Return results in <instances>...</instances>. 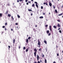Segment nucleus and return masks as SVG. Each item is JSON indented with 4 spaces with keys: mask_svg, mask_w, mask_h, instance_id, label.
<instances>
[{
    "mask_svg": "<svg viewBox=\"0 0 63 63\" xmlns=\"http://www.w3.org/2000/svg\"><path fill=\"white\" fill-rule=\"evenodd\" d=\"M34 51H35L34 53V56L35 57H36V54L37 53V50L36 48H34Z\"/></svg>",
    "mask_w": 63,
    "mask_h": 63,
    "instance_id": "f257e3e1",
    "label": "nucleus"
},
{
    "mask_svg": "<svg viewBox=\"0 0 63 63\" xmlns=\"http://www.w3.org/2000/svg\"><path fill=\"white\" fill-rule=\"evenodd\" d=\"M38 45H39V47H40V40L39 39H38Z\"/></svg>",
    "mask_w": 63,
    "mask_h": 63,
    "instance_id": "f03ea898",
    "label": "nucleus"
},
{
    "mask_svg": "<svg viewBox=\"0 0 63 63\" xmlns=\"http://www.w3.org/2000/svg\"><path fill=\"white\" fill-rule=\"evenodd\" d=\"M49 29L50 32H52V29L51 28V26H49Z\"/></svg>",
    "mask_w": 63,
    "mask_h": 63,
    "instance_id": "7ed1b4c3",
    "label": "nucleus"
},
{
    "mask_svg": "<svg viewBox=\"0 0 63 63\" xmlns=\"http://www.w3.org/2000/svg\"><path fill=\"white\" fill-rule=\"evenodd\" d=\"M37 61H39V59L40 58L39 57V55H37Z\"/></svg>",
    "mask_w": 63,
    "mask_h": 63,
    "instance_id": "20e7f679",
    "label": "nucleus"
},
{
    "mask_svg": "<svg viewBox=\"0 0 63 63\" xmlns=\"http://www.w3.org/2000/svg\"><path fill=\"white\" fill-rule=\"evenodd\" d=\"M49 5L50 6V7H51L52 6V4L50 2H49Z\"/></svg>",
    "mask_w": 63,
    "mask_h": 63,
    "instance_id": "39448f33",
    "label": "nucleus"
},
{
    "mask_svg": "<svg viewBox=\"0 0 63 63\" xmlns=\"http://www.w3.org/2000/svg\"><path fill=\"white\" fill-rule=\"evenodd\" d=\"M28 41H29L28 39H27L26 40V43H29L28 42Z\"/></svg>",
    "mask_w": 63,
    "mask_h": 63,
    "instance_id": "423d86ee",
    "label": "nucleus"
},
{
    "mask_svg": "<svg viewBox=\"0 0 63 63\" xmlns=\"http://www.w3.org/2000/svg\"><path fill=\"white\" fill-rule=\"evenodd\" d=\"M8 14V11L7 10L6 12L5 13V15H7Z\"/></svg>",
    "mask_w": 63,
    "mask_h": 63,
    "instance_id": "0eeeda50",
    "label": "nucleus"
},
{
    "mask_svg": "<svg viewBox=\"0 0 63 63\" xmlns=\"http://www.w3.org/2000/svg\"><path fill=\"white\" fill-rule=\"evenodd\" d=\"M43 4H44V5H45V4H46V5H48V4H47V2L46 3H45L44 2V3H43Z\"/></svg>",
    "mask_w": 63,
    "mask_h": 63,
    "instance_id": "6e6552de",
    "label": "nucleus"
},
{
    "mask_svg": "<svg viewBox=\"0 0 63 63\" xmlns=\"http://www.w3.org/2000/svg\"><path fill=\"white\" fill-rule=\"evenodd\" d=\"M11 18L12 20H14V18L13 16H11Z\"/></svg>",
    "mask_w": 63,
    "mask_h": 63,
    "instance_id": "1a4fd4ad",
    "label": "nucleus"
},
{
    "mask_svg": "<svg viewBox=\"0 0 63 63\" xmlns=\"http://www.w3.org/2000/svg\"><path fill=\"white\" fill-rule=\"evenodd\" d=\"M57 26H58V27H60V24H58Z\"/></svg>",
    "mask_w": 63,
    "mask_h": 63,
    "instance_id": "9d476101",
    "label": "nucleus"
},
{
    "mask_svg": "<svg viewBox=\"0 0 63 63\" xmlns=\"http://www.w3.org/2000/svg\"><path fill=\"white\" fill-rule=\"evenodd\" d=\"M35 6L37 8H38V5L37 4H36Z\"/></svg>",
    "mask_w": 63,
    "mask_h": 63,
    "instance_id": "9b49d317",
    "label": "nucleus"
},
{
    "mask_svg": "<svg viewBox=\"0 0 63 63\" xmlns=\"http://www.w3.org/2000/svg\"><path fill=\"white\" fill-rule=\"evenodd\" d=\"M53 27H54L55 29H56V26H54Z\"/></svg>",
    "mask_w": 63,
    "mask_h": 63,
    "instance_id": "f8f14e48",
    "label": "nucleus"
},
{
    "mask_svg": "<svg viewBox=\"0 0 63 63\" xmlns=\"http://www.w3.org/2000/svg\"><path fill=\"white\" fill-rule=\"evenodd\" d=\"M44 43L46 44H47V41L46 40H45L44 41Z\"/></svg>",
    "mask_w": 63,
    "mask_h": 63,
    "instance_id": "ddd939ff",
    "label": "nucleus"
},
{
    "mask_svg": "<svg viewBox=\"0 0 63 63\" xmlns=\"http://www.w3.org/2000/svg\"><path fill=\"white\" fill-rule=\"evenodd\" d=\"M28 11L29 12H31V11L32 12V10H31V9H28Z\"/></svg>",
    "mask_w": 63,
    "mask_h": 63,
    "instance_id": "4468645a",
    "label": "nucleus"
},
{
    "mask_svg": "<svg viewBox=\"0 0 63 63\" xmlns=\"http://www.w3.org/2000/svg\"><path fill=\"white\" fill-rule=\"evenodd\" d=\"M32 7H35V4H33L32 5Z\"/></svg>",
    "mask_w": 63,
    "mask_h": 63,
    "instance_id": "2eb2a0df",
    "label": "nucleus"
},
{
    "mask_svg": "<svg viewBox=\"0 0 63 63\" xmlns=\"http://www.w3.org/2000/svg\"><path fill=\"white\" fill-rule=\"evenodd\" d=\"M8 16H9V17H10V16H11V15L10 14H8Z\"/></svg>",
    "mask_w": 63,
    "mask_h": 63,
    "instance_id": "dca6fc26",
    "label": "nucleus"
},
{
    "mask_svg": "<svg viewBox=\"0 0 63 63\" xmlns=\"http://www.w3.org/2000/svg\"><path fill=\"white\" fill-rule=\"evenodd\" d=\"M26 52H28V48H27L26 50Z\"/></svg>",
    "mask_w": 63,
    "mask_h": 63,
    "instance_id": "f3484780",
    "label": "nucleus"
},
{
    "mask_svg": "<svg viewBox=\"0 0 63 63\" xmlns=\"http://www.w3.org/2000/svg\"><path fill=\"white\" fill-rule=\"evenodd\" d=\"M17 16L18 18H20V16H19L18 14L17 15Z\"/></svg>",
    "mask_w": 63,
    "mask_h": 63,
    "instance_id": "a211bd4d",
    "label": "nucleus"
},
{
    "mask_svg": "<svg viewBox=\"0 0 63 63\" xmlns=\"http://www.w3.org/2000/svg\"><path fill=\"white\" fill-rule=\"evenodd\" d=\"M55 12L56 13H57V10L56 9L55 10Z\"/></svg>",
    "mask_w": 63,
    "mask_h": 63,
    "instance_id": "6ab92c4d",
    "label": "nucleus"
},
{
    "mask_svg": "<svg viewBox=\"0 0 63 63\" xmlns=\"http://www.w3.org/2000/svg\"><path fill=\"white\" fill-rule=\"evenodd\" d=\"M47 33L48 34V33H49V31H47Z\"/></svg>",
    "mask_w": 63,
    "mask_h": 63,
    "instance_id": "aec40b11",
    "label": "nucleus"
},
{
    "mask_svg": "<svg viewBox=\"0 0 63 63\" xmlns=\"http://www.w3.org/2000/svg\"><path fill=\"white\" fill-rule=\"evenodd\" d=\"M63 14L62 13L61 14H59L58 16H62V15Z\"/></svg>",
    "mask_w": 63,
    "mask_h": 63,
    "instance_id": "412c9836",
    "label": "nucleus"
},
{
    "mask_svg": "<svg viewBox=\"0 0 63 63\" xmlns=\"http://www.w3.org/2000/svg\"><path fill=\"white\" fill-rule=\"evenodd\" d=\"M42 54V57H45V56L43 54Z\"/></svg>",
    "mask_w": 63,
    "mask_h": 63,
    "instance_id": "4be33fe9",
    "label": "nucleus"
},
{
    "mask_svg": "<svg viewBox=\"0 0 63 63\" xmlns=\"http://www.w3.org/2000/svg\"><path fill=\"white\" fill-rule=\"evenodd\" d=\"M39 18H43V16H40L39 17Z\"/></svg>",
    "mask_w": 63,
    "mask_h": 63,
    "instance_id": "5701e85b",
    "label": "nucleus"
},
{
    "mask_svg": "<svg viewBox=\"0 0 63 63\" xmlns=\"http://www.w3.org/2000/svg\"><path fill=\"white\" fill-rule=\"evenodd\" d=\"M13 43H15V39H14L13 40Z\"/></svg>",
    "mask_w": 63,
    "mask_h": 63,
    "instance_id": "b1692460",
    "label": "nucleus"
},
{
    "mask_svg": "<svg viewBox=\"0 0 63 63\" xmlns=\"http://www.w3.org/2000/svg\"><path fill=\"white\" fill-rule=\"evenodd\" d=\"M2 16V14L1 13H0V16L1 17Z\"/></svg>",
    "mask_w": 63,
    "mask_h": 63,
    "instance_id": "393cba45",
    "label": "nucleus"
},
{
    "mask_svg": "<svg viewBox=\"0 0 63 63\" xmlns=\"http://www.w3.org/2000/svg\"><path fill=\"white\" fill-rule=\"evenodd\" d=\"M45 63H47V61L46 59H45Z\"/></svg>",
    "mask_w": 63,
    "mask_h": 63,
    "instance_id": "a878e982",
    "label": "nucleus"
},
{
    "mask_svg": "<svg viewBox=\"0 0 63 63\" xmlns=\"http://www.w3.org/2000/svg\"><path fill=\"white\" fill-rule=\"evenodd\" d=\"M7 23H5V25L6 26V25H7Z\"/></svg>",
    "mask_w": 63,
    "mask_h": 63,
    "instance_id": "bb28decb",
    "label": "nucleus"
},
{
    "mask_svg": "<svg viewBox=\"0 0 63 63\" xmlns=\"http://www.w3.org/2000/svg\"><path fill=\"white\" fill-rule=\"evenodd\" d=\"M33 30L34 32H36V30H35V29H33Z\"/></svg>",
    "mask_w": 63,
    "mask_h": 63,
    "instance_id": "cd10ccee",
    "label": "nucleus"
},
{
    "mask_svg": "<svg viewBox=\"0 0 63 63\" xmlns=\"http://www.w3.org/2000/svg\"><path fill=\"white\" fill-rule=\"evenodd\" d=\"M59 32H60V33H62V32H61V31L60 30L59 31Z\"/></svg>",
    "mask_w": 63,
    "mask_h": 63,
    "instance_id": "c85d7f7f",
    "label": "nucleus"
},
{
    "mask_svg": "<svg viewBox=\"0 0 63 63\" xmlns=\"http://www.w3.org/2000/svg\"><path fill=\"white\" fill-rule=\"evenodd\" d=\"M30 39H31V37H29L28 38V40H30Z\"/></svg>",
    "mask_w": 63,
    "mask_h": 63,
    "instance_id": "c756f323",
    "label": "nucleus"
},
{
    "mask_svg": "<svg viewBox=\"0 0 63 63\" xmlns=\"http://www.w3.org/2000/svg\"><path fill=\"white\" fill-rule=\"evenodd\" d=\"M41 9H43V6H41Z\"/></svg>",
    "mask_w": 63,
    "mask_h": 63,
    "instance_id": "7c9ffc66",
    "label": "nucleus"
},
{
    "mask_svg": "<svg viewBox=\"0 0 63 63\" xmlns=\"http://www.w3.org/2000/svg\"><path fill=\"white\" fill-rule=\"evenodd\" d=\"M7 6H10V4H7Z\"/></svg>",
    "mask_w": 63,
    "mask_h": 63,
    "instance_id": "2f4dec72",
    "label": "nucleus"
},
{
    "mask_svg": "<svg viewBox=\"0 0 63 63\" xmlns=\"http://www.w3.org/2000/svg\"><path fill=\"white\" fill-rule=\"evenodd\" d=\"M23 49L24 50V49H25V47H24L23 48Z\"/></svg>",
    "mask_w": 63,
    "mask_h": 63,
    "instance_id": "473e14b6",
    "label": "nucleus"
},
{
    "mask_svg": "<svg viewBox=\"0 0 63 63\" xmlns=\"http://www.w3.org/2000/svg\"><path fill=\"white\" fill-rule=\"evenodd\" d=\"M57 21H58V22H60V20H57Z\"/></svg>",
    "mask_w": 63,
    "mask_h": 63,
    "instance_id": "72a5a7b5",
    "label": "nucleus"
},
{
    "mask_svg": "<svg viewBox=\"0 0 63 63\" xmlns=\"http://www.w3.org/2000/svg\"><path fill=\"white\" fill-rule=\"evenodd\" d=\"M53 7L54 9H55V6H54V5L53 6Z\"/></svg>",
    "mask_w": 63,
    "mask_h": 63,
    "instance_id": "f704fd0d",
    "label": "nucleus"
},
{
    "mask_svg": "<svg viewBox=\"0 0 63 63\" xmlns=\"http://www.w3.org/2000/svg\"><path fill=\"white\" fill-rule=\"evenodd\" d=\"M5 26H2V28H5Z\"/></svg>",
    "mask_w": 63,
    "mask_h": 63,
    "instance_id": "c9c22d12",
    "label": "nucleus"
},
{
    "mask_svg": "<svg viewBox=\"0 0 63 63\" xmlns=\"http://www.w3.org/2000/svg\"><path fill=\"white\" fill-rule=\"evenodd\" d=\"M41 48H40L39 49V51H41Z\"/></svg>",
    "mask_w": 63,
    "mask_h": 63,
    "instance_id": "e433bc0d",
    "label": "nucleus"
},
{
    "mask_svg": "<svg viewBox=\"0 0 63 63\" xmlns=\"http://www.w3.org/2000/svg\"><path fill=\"white\" fill-rule=\"evenodd\" d=\"M35 4H38V3H37V2H35Z\"/></svg>",
    "mask_w": 63,
    "mask_h": 63,
    "instance_id": "4c0bfd02",
    "label": "nucleus"
},
{
    "mask_svg": "<svg viewBox=\"0 0 63 63\" xmlns=\"http://www.w3.org/2000/svg\"><path fill=\"white\" fill-rule=\"evenodd\" d=\"M11 31H14V30L12 29H11Z\"/></svg>",
    "mask_w": 63,
    "mask_h": 63,
    "instance_id": "58836bf2",
    "label": "nucleus"
},
{
    "mask_svg": "<svg viewBox=\"0 0 63 63\" xmlns=\"http://www.w3.org/2000/svg\"><path fill=\"white\" fill-rule=\"evenodd\" d=\"M50 33H49L48 34V36H50Z\"/></svg>",
    "mask_w": 63,
    "mask_h": 63,
    "instance_id": "ea45409f",
    "label": "nucleus"
},
{
    "mask_svg": "<svg viewBox=\"0 0 63 63\" xmlns=\"http://www.w3.org/2000/svg\"><path fill=\"white\" fill-rule=\"evenodd\" d=\"M60 30V28H59L58 29V30Z\"/></svg>",
    "mask_w": 63,
    "mask_h": 63,
    "instance_id": "a19ab883",
    "label": "nucleus"
},
{
    "mask_svg": "<svg viewBox=\"0 0 63 63\" xmlns=\"http://www.w3.org/2000/svg\"><path fill=\"white\" fill-rule=\"evenodd\" d=\"M16 25H18V24L17 23H16Z\"/></svg>",
    "mask_w": 63,
    "mask_h": 63,
    "instance_id": "79ce46f5",
    "label": "nucleus"
},
{
    "mask_svg": "<svg viewBox=\"0 0 63 63\" xmlns=\"http://www.w3.org/2000/svg\"><path fill=\"white\" fill-rule=\"evenodd\" d=\"M47 26H48V25H45V27H47Z\"/></svg>",
    "mask_w": 63,
    "mask_h": 63,
    "instance_id": "37998d69",
    "label": "nucleus"
},
{
    "mask_svg": "<svg viewBox=\"0 0 63 63\" xmlns=\"http://www.w3.org/2000/svg\"><path fill=\"white\" fill-rule=\"evenodd\" d=\"M45 50H46V51H47V48H46Z\"/></svg>",
    "mask_w": 63,
    "mask_h": 63,
    "instance_id": "c03bdc74",
    "label": "nucleus"
},
{
    "mask_svg": "<svg viewBox=\"0 0 63 63\" xmlns=\"http://www.w3.org/2000/svg\"><path fill=\"white\" fill-rule=\"evenodd\" d=\"M19 1L20 2H21V1H23V0H19Z\"/></svg>",
    "mask_w": 63,
    "mask_h": 63,
    "instance_id": "a18cd8bd",
    "label": "nucleus"
},
{
    "mask_svg": "<svg viewBox=\"0 0 63 63\" xmlns=\"http://www.w3.org/2000/svg\"><path fill=\"white\" fill-rule=\"evenodd\" d=\"M57 55L58 56H59V54H58V53H57Z\"/></svg>",
    "mask_w": 63,
    "mask_h": 63,
    "instance_id": "49530a36",
    "label": "nucleus"
},
{
    "mask_svg": "<svg viewBox=\"0 0 63 63\" xmlns=\"http://www.w3.org/2000/svg\"><path fill=\"white\" fill-rule=\"evenodd\" d=\"M8 47L9 48H10L11 47V46H8Z\"/></svg>",
    "mask_w": 63,
    "mask_h": 63,
    "instance_id": "de8ad7c7",
    "label": "nucleus"
},
{
    "mask_svg": "<svg viewBox=\"0 0 63 63\" xmlns=\"http://www.w3.org/2000/svg\"><path fill=\"white\" fill-rule=\"evenodd\" d=\"M38 63H41L40 62V61H38L37 62Z\"/></svg>",
    "mask_w": 63,
    "mask_h": 63,
    "instance_id": "09e8293b",
    "label": "nucleus"
},
{
    "mask_svg": "<svg viewBox=\"0 0 63 63\" xmlns=\"http://www.w3.org/2000/svg\"><path fill=\"white\" fill-rule=\"evenodd\" d=\"M43 15H45V13H43Z\"/></svg>",
    "mask_w": 63,
    "mask_h": 63,
    "instance_id": "8fccbe9b",
    "label": "nucleus"
},
{
    "mask_svg": "<svg viewBox=\"0 0 63 63\" xmlns=\"http://www.w3.org/2000/svg\"><path fill=\"white\" fill-rule=\"evenodd\" d=\"M18 48L19 49H20V46H19L18 47Z\"/></svg>",
    "mask_w": 63,
    "mask_h": 63,
    "instance_id": "3c124183",
    "label": "nucleus"
},
{
    "mask_svg": "<svg viewBox=\"0 0 63 63\" xmlns=\"http://www.w3.org/2000/svg\"><path fill=\"white\" fill-rule=\"evenodd\" d=\"M17 2H19V0H17Z\"/></svg>",
    "mask_w": 63,
    "mask_h": 63,
    "instance_id": "603ef678",
    "label": "nucleus"
},
{
    "mask_svg": "<svg viewBox=\"0 0 63 63\" xmlns=\"http://www.w3.org/2000/svg\"><path fill=\"white\" fill-rule=\"evenodd\" d=\"M1 33H2L1 34H3V33H4V32H1Z\"/></svg>",
    "mask_w": 63,
    "mask_h": 63,
    "instance_id": "864d4df0",
    "label": "nucleus"
},
{
    "mask_svg": "<svg viewBox=\"0 0 63 63\" xmlns=\"http://www.w3.org/2000/svg\"><path fill=\"white\" fill-rule=\"evenodd\" d=\"M5 30H7V29H6V28H5Z\"/></svg>",
    "mask_w": 63,
    "mask_h": 63,
    "instance_id": "5fc2aeb1",
    "label": "nucleus"
},
{
    "mask_svg": "<svg viewBox=\"0 0 63 63\" xmlns=\"http://www.w3.org/2000/svg\"><path fill=\"white\" fill-rule=\"evenodd\" d=\"M28 0H25V2H27V1Z\"/></svg>",
    "mask_w": 63,
    "mask_h": 63,
    "instance_id": "6e6d98bb",
    "label": "nucleus"
},
{
    "mask_svg": "<svg viewBox=\"0 0 63 63\" xmlns=\"http://www.w3.org/2000/svg\"><path fill=\"white\" fill-rule=\"evenodd\" d=\"M34 63H37V62H35H35H34Z\"/></svg>",
    "mask_w": 63,
    "mask_h": 63,
    "instance_id": "4d7b16f0",
    "label": "nucleus"
},
{
    "mask_svg": "<svg viewBox=\"0 0 63 63\" xmlns=\"http://www.w3.org/2000/svg\"><path fill=\"white\" fill-rule=\"evenodd\" d=\"M26 4H27V5H28V4H29L27 2L26 3Z\"/></svg>",
    "mask_w": 63,
    "mask_h": 63,
    "instance_id": "13d9d810",
    "label": "nucleus"
},
{
    "mask_svg": "<svg viewBox=\"0 0 63 63\" xmlns=\"http://www.w3.org/2000/svg\"><path fill=\"white\" fill-rule=\"evenodd\" d=\"M53 63H56V62L55 61H54L53 62Z\"/></svg>",
    "mask_w": 63,
    "mask_h": 63,
    "instance_id": "bf43d9fd",
    "label": "nucleus"
},
{
    "mask_svg": "<svg viewBox=\"0 0 63 63\" xmlns=\"http://www.w3.org/2000/svg\"><path fill=\"white\" fill-rule=\"evenodd\" d=\"M28 2L29 3H31V2H30V1H28Z\"/></svg>",
    "mask_w": 63,
    "mask_h": 63,
    "instance_id": "052dcab7",
    "label": "nucleus"
},
{
    "mask_svg": "<svg viewBox=\"0 0 63 63\" xmlns=\"http://www.w3.org/2000/svg\"><path fill=\"white\" fill-rule=\"evenodd\" d=\"M32 15H33V14L32 13V14H31V16H32Z\"/></svg>",
    "mask_w": 63,
    "mask_h": 63,
    "instance_id": "680f3d73",
    "label": "nucleus"
},
{
    "mask_svg": "<svg viewBox=\"0 0 63 63\" xmlns=\"http://www.w3.org/2000/svg\"><path fill=\"white\" fill-rule=\"evenodd\" d=\"M40 62H42V60H40Z\"/></svg>",
    "mask_w": 63,
    "mask_h": 63,
    "instance_id": "e2e57ef3",
    "label": "nucleus"
},
{
    "mask_svg": "<svg viewBox=\"0 0 63 63\" xmlns=\"http://www.w3.org/2000/svg\"><path fill=\"white\" fill-rule=\"evenodd\" d=\"M13 5H14V4H15V3H13Z\"/></svg>",
    "mask_w": 63,
    "mask_h": 63,
    "instance_id": "0e129e2a",
    "label": "nucleus"
},
{
    "mask_svg": "<svg viewBox=\"0 0 63 63\" xmlns=\"http://www.w3.org/2000/svg\"><path fill=\"white\" fill-rule=\"evenodd\" d=\"M35 27H37V25H35Z\"/></svg>",
    "mask_w": 63,
    "mask_h": 63,
    "instance_id": "69168bd1",
    "label": "nucleus"
},
{
    "mask_svg": "<svg viewBox=\"0 0 63 63\" xmlns=\"http://www.w3.org/2000/svg\"><path fill=\"white\" fill-rule=\"evenodd\" d=\"M63 5L62 6H61L62 8H63Z\"/></svg>",
    "mask_w": 63,
    "mask_h": 63,
    "instance_id": "338daca9",
    "label": "nucleus"
},
{
    "mask_svg": "<svg viewBox=\"0 0 63 63\" xmlns=\"http://www.w3.org/2000/svg\"><path fill=\"white\" fill-rule=\"evenodd\" d=\"M56 46V47H57V48H58V46Z\"/></svg>",
    "mask_w": 63,
    "mask_h": 63,
    "instance_id": "774afa93",
    "label": "nucleus"
}]
</instances>
